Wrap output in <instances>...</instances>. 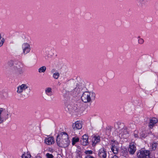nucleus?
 I'll return each mask as SVG.
<instances>
[{
    "label": "nucleus",
    "mask_w": 158,
    "mask_h": 158,
    "mask_svg": "<svg viewBox=\"0 0 158 158\" xmlns=\"http://www.w3.org/2000/svg\"><path fill=\"white\" fill-rule=\"evenodd\" d=\"M115 130L112 134L111 137L126 138L129 135V131L127 130V127L123 124L117 123L115 125Z\"/></svg>",
    "instance_id": "1"
},
{
    "label": "nucleus",
    "mask_w": 158,
    "mask_h": 158,
    "mask_svg": "<svg viewBox=\"0 0 158 158\" xmlns=\"http://www.w3.org/2000/svg\"><path fill=\"white\" fill-rule=\"evenodd\" d=\"M85 88V85L83 82L77 84L73 82L69 86V92L73 95H77L80 94Z\"/></svg>",
    "instance_id": "2"
},
{
    "label": "nucleus",
    "mask_w": 158,
    "mask_h": 158,
    "mask_svg": "<svg viewBox=\"0 0 158 158\" xmlns=\"http://www.w3.org/2000/svg\"><path fill=\"white\" fill-rule=\"evenodd\" d=\"M65 110L72 115H77L80 113V108L77 105H68L65 108Z\"/></svg>",
    "instance_id": "3"
},
{
    "label": "nucleus",
    "mask_w": 158,
    "mask_h": 158,
    "mask_svg": "<svg viewBox=\"0 0 158 158\" xmlns=\"http://www.w3.org/2000/svg\"><path fill=\"white\" fill-rule=\"evenodd\" d=\"M95 97V94L93 92H85L81 97L82 101L85 103L89 102L92 99H94Z\"/></svg>",
    "instance_id": "4"
},
{
    "label": "nucleus",
    "mask_w": 158,
    "mask_h": 158,
    "mask_svg": "<svg viewBox=\"0 0 158 158\" xmlns=\"http://www.w3.org/2000/svg\"><path fill=\"white\" fill-rule=\"evenodd\" d=\"M22 66L21 63L19 62L15 64V65L11 69L10 72L17 74H22L23 72Z\"/></svg>",
    "instance_id": "5"
},
{
    "label": "nucleus",
    "mask_w": 158,
    "mask_h": 158,
    "mask_svg": "<svg viewBox=\"0 0 158 158\" xmlns=\"http://www.w3.org/2000/svg\"><path fill=\"white\" fill-rule=\"evenodd\" d=\"M149 155L150 152L148 151L139 150L137 156L138 158H151Z\"/></svg>",
    "instance_id": "6"
},
{
    "label": "nucleus",
    "mask_w": 158,
    "mask_h": 158,
    "mask_svg": "<svg viewBox=\"0 0 158 158\" xmlns=\"http://www.w3.org/2000/svg\"><path fill=\"white\" fill-rule=\"evenodd\" d=\"M22 48L23 51L22 54L24 55L29 53L31 49L30 45L26 43H24L22 44Z\"/></svg>",
    "instance_id": "7"
},
{
    "label": "nucleus",
    "mask_w": 158,
    "mask_h": 158,
    "mask_svg": "<svg viewBox=\"0 0 158 158\" xmlns=\"http://www.w3.org/2000/svg\"><path fill=\"white\" fill-rule=\"evenodd\" d=\"M0 114L5 120L8 118L9 112L7 108H0Z\"/></svg>",
    "instance_id": "8"
},
{
    "label": "nucleus",
    "mask_w": 158,
    "mask_h": 158,
    "mask_svg": "<svg viewBox=\"0 0 158 158\" xmlns=\"http://www.w3.org/2000/svg\"><path fill=\"white\" fill-rule=\"evenodd\" d=\"M134 143H131L129 145L128 150L129 153L132 155L134 154L136 151V148Z\"/></svg>",
    "instance_id": "9"
},
{
    "label": "nucleus",
    "mask_w": 158,
    "mask_h": 158,
    "mask_svg": "<svg viewBox=\"0 0 158 158\" xmlns=\"http://www.w3.org/2000/svg\"><path fill=\"white\" fill-rule=\"evenodd\" d=\"M28 88V86L25 84H23L19 86L17 88V93L18 94H20L23 91L25 90Z\"/></svg>",
    "instance_id": "10"
},
{
    "label": "nucleus",
    "mask_w": 158,
    "mask_h": 158,
    "mask_svg": "<svg viewBox=\"0 0 158 158\" xmlns=\"http://www.w3.org/2000/svg\"><path fill=\"white\" fill-rule=\"evenodd\" d=\"M158 121L157 118H151L149 124V127L151 129L152 128Z\"/></svg>",
    "instance_id": "11"
},
{
    "label": "nucleus",
    "mask_w": 158,
    "mask_h": 158,
    "mask_svg": "<svg viewBox=\"0 0 158 158\" xmlns=\"http://www.w3.org/2000/svg\"><path fill=\"white\" fill-rule=\"evenodd\" d=\"M56 138H69L67 133L65 132L60 131L58 133Z\"/></svg>",
    "instance_id": "12"
},
{
    "label": "nucleus",
    "mask_w": 158,
    "mask_h": 158,
    "mask_svg": "<svg viewBox=\"0 0 158 158\" xmlns=\"http://www.w3.org/2000/svg\"><path fill=\"white\" fill-rule=\"evenodd\" d=\"M106 152L103 148H101L99 150L98 153V156L101 158H106Z\"/></svg>",
    "instance_id": "13"
},
{
    "label": "nucleus",
    "mask_w": 158,
    "mask_h": 158,
    "mask_svg": "<svg viewBox=\"0 0 158 158\" xmlns=\"http://www.w3.org/2000/svg\"><path fill=\"white\" fill-rule=\"evenodd\" d=\"M82 127V126L81 122L78 121L76 122L73 125V129L76 128L77 129H81Z\"/></svg>",
    "instance_id": "14"
},
{
    "label": "nucleus",
    "mask_w": 158,
    "mask_h": 158,
    "mask_svg": "<svg viewBox=\"0 0 158 158\" xmlns=\"http://www.w3.org/2000/svg\"><path fill=\"white\" fill-rule=\"evenodd\" d=\"M45 93L48 96H50L53 94L52 88L47 87L45 89Z\"/></svg>",
    "instance_id": "15"
},
{
    "label": "nucleus",
    "mask_w": 158,
    "mask_h": 158,
    "mask_svg": "<svg viewBox=\"0 0 158 158\" xmlns=\"http://www.w3.org/2000/svg\"><path fill=\"white\" fill-rule=\"evenodd\" d=\"M118 147V146H116L115 145H114V144H113L111 149L114 154L118 153L119 150Z\"/></svg>",
    "instance_id": "16"
},
{
    "label": "nucleus",
    "mask_w": 158,
    "mask_h": 158,
    "mask_svg": "<svg viewBox=\"0 0 158 158\" xmlns=\"http://www.w3.org/2000/svg\"><path fill=\"white\" fill-rule=\"evenodd\" d=\"M56 142L58 146L60 147H64V142L61 139H56Z\"/></svg>",
    "instance_id": "17"
},
{
    "label": "nucleus",
    "mask_w": 158,
    "mask_h": 158,
    "mask_svg": "<svg viewBox=\"0 0 158 158\" xmlns=\"http://www.w3.org/2000/svg\"><path fill=\"white\" fill-rule=\"evenodd\" d=\"M44 142L48 145H51L53 144L55 142V141L53 139H45Z\"/></svg>",
    "instance_id": "18"
},
{
    "label": "nucleus",
    "mask_w": 158,
    "mask_h": 158,
    "mask_svg": "<svg viewBox=\"0 0 158 158\" xmlns=\"http://www.w3.org/2000/svg\"><path fill=\"white\" fill-rule=\"evenodd\" d=\"M138 6L142 7L145 5L146 0H137Z\"/></svg>",
    "instance_id": "19"
},
{
    "label": "nucleus",
    "mask_w": 158,
    "mask_h": 158,
    "mask_svg": "<svg viewBox=\"0 0 158 158\" xmlns=\"http://www.w3.org/2000/svg\"><path fill=\"white\" fill-rule=\"evenodd\" d=\"M128 130L129 131V132L130 131H131L132 129H134L135 128V125L134 123H131L129 124V125L127 127Z\"/></svg>",
    "instance_id": "20"
},
{
    "label": "nucleus",
    "mask_w": 158,
    "mask_h": 158,
    "mask_svg": "<svg viewBox=\"0 0 158 158\" xmlns=\"http://www.w3.org/2000/svg\"><path fill=\"white\" fill-rule=\"evenodd\" d=\"M100 141V139H92V145L93 146H95L96 144L99 142Z\"/></svg>",
    "instance_id": "21"
},
{
    "label": "nucleus",
    "mask_w": 158,
    "mask_h": 158,
    "mask_svg": "<svg viewBox=\"0 0 158 158\" xmlns=\"http://www.w3.org/2000/svg\"><path fill=\"white\" fill-rule=\"evenodd\" d=\"M31 156V155L27 152L24 153L22 156V158H30Z\"/></svg>",
    "instance_id": "22"
},
{
    "label": "nucleus",
    "mask_w": 158,
    "mask_h": 158,
    "mask_svg": "<svg viewBox=\"0 0 158 158\" xmlns=\"http://www.w3.org/2000/svg\"><path fill=\"white\" fill-rule=\"evenodd\" d=\"M46 69V67L45 66H43L39 69L38 71L40 73H44Z\"/></svg>",
    "instance_id": "23"
},
{
    "label": "nucleus",
    "mask_w": 158,
    "mask_h": 158,
    "mask_svg": "<svg viewBox=\"0 0 158 158\" xmlns=\"http://www.w3.org/2000/svg\"><path fill=\"white\" fill-rule=\"evenodd\" d=\"M81 142L83 145H86L88 143V139H82Z\"/></svg>",
    "instance_id": "24"
},
{
    "label": "nucleus",
    "mask_w": 158,
    "mask_h": 158,
    "mask_svg": "<svg viewBox=\"0 0 158 158\" xmlns=\"http://www.w3.org/2000/svg\"><path fill=\"white\" fill-rule=\"evenodd\" d=\"M157 146V143L156 142H153L151 144V149L153 150H155Z\"/></svg>",
    "instance_id": "25"
},
{
    "label": "nucleus",
    "mask_w": 158,
    "mask_h": 158,
    "mask_svg": "<svg viewBox=\"0 0 158 158\" xmlns=\"http://www.w3.org/2000/svg\"><path fill=\"white\" fill-rule=\"evenodd\" d=\"M8 66L10 68V69L15 65L14 62L12 61H10L8 62Z\"/></svg>",
    "instance_id": "26"
},
{
    "label": "nucleus",
    "mask_w": 158,
    "mask_h": 158,
    "mask_svg": "<svg viewBox=\"0 0 158 158\" xmlns=\"http://www.w3.org/2000/svg\"><path fill=\"white\" fill-rule=\"evenodd\" d=\"M110 129H108L106 130V136L104 137V138L107 137L110 135Z\"/></svg>",
    "instance_id": "27"
},
{
    "label": "nucleus",
    "mask_w": 158,
    "mask_h": 158,
    "mask_svg": "<svg viewBox=\"0 0 158 158\" xmlns=\"http://www.w3.org/2000/svg\"><path fill=\"white\" fill-rule=\"evenodd\" d=\"M60 76V74L58 73H54L53 75V77L56 79H57Z\"/></svg>",
    "instance_id": "28"
},
{
    "label": "nucleus",
    "mask_w": 158,
    "mask_h": 158,
    "mask_svg": "<svg viewBox=\"0 0 158 158\" xmlns=\"http://www.w3.org/2000/svg\"><path fill=\"white\" fill-rule=\"evenodd\" d=\"M79 141V139H72V144L73 145H75L76 143Z\"/></svg>",
    "instance_id": "29"
},
{
    "label": "nucleus",
    "mask_w": 158,
    "mask_h": 158,
    "mask_svg": "<svg viewBox=\"0 0 158 158\" xmlns=\"http://www.w3.org/2000/svg\"><path fill=\"white\" fill-rule=\"evenodd\" d=\"M138 43L140 44H142L144 43V40L142 38H140L139 36L138 37Z\"/></svg>",
    "instance_id": "30"
},
{
    "label": "nucleus",
    "mask_w": 158,
    "mask_h": 158,
    "mask_svg": "<svg viewBox=\"0 0 158 158\" xmlns=\"http://www.w3.org/2000/svg\"><path fill=\"white\" fill-rule=\"evenodd\" d=\"M2 37L0 34V40L1 39ZM4 42V40L3 38L0 40V47L2 46Z\"/></svg>",
    "instance_id": "31"
},
{
    "label": "nucleus",
    "mask_w": 158,
    "mask_h": 158,
    "mask_svg": "<svg viewBox=\"0 0 158 158\" xmlns=\"http://www.w3.org/2000/svg\"><path fill=\"white\" fill-rule=\"evenodd\" d=\"M92 138H100L101 137L102 138V137L100 136L98 134H94L92 136Z\"/></svg>",
    "instance_id": "32"
},
{
    "label": "nucleus",
    "mask_w": 158,
    "mask_h": 158,
    "mask_svg": "<svg viewBox=\"0 0 158 158\" xmlns=\"http://www.w3.org/2000/svg\"><path fill=\"white\" fill-rule=\"evenodd\" d=\"M46 156L47 158H53V156L52 154L49 153H47Z\"/></svg>",
    "instance_id": "33"
},
{
    "label": "nucleus",
    "mask_w": 158,
    "mask_h": 158,
    "mask_svg": "<svg viewBox=\"0 0 158 158\" xmlns=\"http://www.w3.org/2000/svg\"><path fill=\"white\" fill-rule=\"evenodd\" d=\"M85 154H86L89 155V154H92L93 153V152H92V151L91 150H87V151H86L85 152Z\"/></svg>",
    "instance_id": "34"
},
{
    "label": "nucleus",
    "mask_w": 158,
    "mask_h": 158,
    "mask_svg": "<svg viewBox=\"0 0 158 158\" xmlns=\"http://www.w3.org/2000/svg\"><path fill=\"white\" fill-rule=\"evenodd\" d=\"M4 120V118L0 114V123H2Z\"/></svg>",
    "instance_id": "35"
},
{
    "label": "nucleus",
    "mask_w": 158,
    "mask_h": 158,
    "mask_svg": "<svg viewBox=\"0 0 158 158\" xmlns=\"http://www.w3.org/2000/svg\"><path fill=\"white\" fill-rule=\"evenodd\" d=\"M89 137L88 135L87 134H85L82 136L83 138H88Z\"/></svg>",
    "instance_id": "36"
},
{
    "label": "nucleus",
    "mask_w": 158,
    "mask_h": 158,
    "mask_svg": "<svg viewBox=\"0 0 158 158\" xmlns=\"http://www.w3.org/2000/svg\"><path fill=\"white\" fill-rule=\"evenodd\" d=\"M85 158H94L93 156L90 155H87Z\"/></svg>",
    "instance_id": "37"
},
{
    "label": "nucleus",
    "mask_w": 158,
    "mask_h": 158,
    "mask_svg": "<svg viewBox=\"0 0 158 158\" xmlns=\"http://www.w3.org/2000/svg\"><path fill=\"white\" fill-rule=\"evenodd\" d=\"M34 59L35 61H37V56L35 55L34 56Z\"/></svg>",
    "instance_id": "38"
},
{
    "label": "nucleus",
    "mask_w": 158,
    "mask_h": 158,
    "mask_svg": "<svg viewBox=\"0 0 158 158\" xmlns=\"http://www.w3.org/2000/svg\"><path fill=\"white\" fill-rule=\"evenodd\" d=\"M114 142L115 143V144H114V145H115L116 146H118V145L119 143L118 142H115V141H114Z\"/></svg>",
    "instance_id": "39"
},
{
    "label": "nucleus",
    "mask_w": 158,
    "mask_h": 158,
    "mask_svg": "<svg viewBox=\"0 0 158 158\" xmlns=\"http://www.w3.org/2000/svg\"><path fill=\"white\" fill-rule=\"evenodd\" d=\"M112 158H118V157L117 156L115 155Z\"/></svg>",
    "instance_id": "40"
},
{
    "label": "nucleus",
    "mask_w": 158,
    "mask_h": 158,
    "mask_svg": "<svg viewBox=\"0 0 158 158\" xmlns=\"http://www.w3.org/2000/svg\"><path fill=\"white\" fill-rule=\"evenodd\" d=\"M138 136V135L136 134H134V137L135 138L137 137Z\"/></svg>",
    "instance_id": "41"
},
{
    "label": "nucleus",
    "mask_w": 158,
    "mask_h": 158,
    "mask_svg": "<svg viewBox=\"0 0 158 158\" xmlns=\"http://www.w3.org/2000/svg\"><path fill=\"white\" fill-rule=\"evenodd\" d=\"M72 138H73V139H74V138H79V137L75 136V137H73Z\"/></svg>",
    "instance_id": "42"
},
{
    "label": "nucleus",
    "mask_w": 158,
    "mask_h": 158,
    "mask_svg": "<svg viewBox=\"0 0 158 158\" xmlns=\"http://www.w3.org/2000/svg\"><path fill=\"white\" fill-rule=\"evenodd\" d=\"M53 138V137H49L48 138V139H49V138Z\"/></svg>",
    "instance_id": "43"
},
{
    "label": "nucleus",
    "mask_w": 158,
    "mask_h": 158,
    "mask_svg": "<svg viewBox=\"0 0 158 158\" xmlns=\"http://www.w3.org/2000/svg\"><path fill=\"white\" fill-rule=\"evenodd\" d=\"M36 158H41V157H36Z\"/></svg>",
    "instance_id": "44"
}]
</instances>
